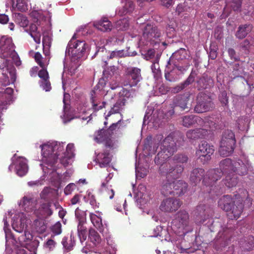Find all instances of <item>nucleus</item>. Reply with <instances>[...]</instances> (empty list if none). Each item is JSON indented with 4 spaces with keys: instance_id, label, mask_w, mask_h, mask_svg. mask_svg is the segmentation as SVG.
<instances>
[{
    "instance_id": "f257e3e1",
    "label": "nucleus",
    "mask_w": 254,
    "mask_h": 254,
    "mask_svg": "<svg viewBox=\"0 0 254 254\" xmlns=\"http://www.w3.org/2000/svg\"><path fill=\"white\" fill-rule=\"evenodd\" d=\"M244 199L239 194L233 196L225 195L219 199L218 204L220 209L228 212L227 217L231 220H237L244 210Z\"/></svg>"
},
{
    "instance_id": "f03ea898",
    "label": "nucleus",
    "mask_w": 254,
    "mask_h": 254,
    "mask_svg": "<svg viewBox=\"0 0 254 254\" xmlns=\"http://www.w3.org/2000/svg\"><path fill=\"white\" fill-rule=\"evenodd\" d=\"M188 184L182 180H178L172 178V176H166L161 189V193L164 195L172 194L180 196L187 192Z\"/></svg>"
},
{
    "instance_id": "7ed1b4c3",
    "label": "nucleus",
    "mask_w": 254,
    "mask_h": 254,
    "mask_svg": "<svg viewBox=\"0 0 254 254\" xmlns=\"http://www.w3.org/2000/svg\"><path fill=\"white\" fill-rule=\"evenodd\" d=\"M183 140L182 136L178 134L173 133L168 135L160 146V159L165 160L170 158L177 151L178 147L182 145Z\"/></svg>"
},
{
    "instance_id": "20e7f679",
    "label": "nucleus",
    "mask_w": 254,
    "mask_h": 254,
    "mask_svg": "<svg viewBox=\"0 0 254 254\" xmlns=\"http://www.w3.org/2000/svg\"><path fill=\"white\" fill-rule=\"evenodd\" d=\"M40 147L42 150L43 161L51 168L49 169L46 167L45 169L41 164L44 175L46 174L52 175L55 172L56 173V175H62L61 173L58 172V170L55 168V165L57 163V157H56V153H55L54 142L43 144Z\"/></svg>"
},
{
    "instance_id": "39448f33",
    "label": "nucleus",
    "mask_w": 254,
    "mask_h": 254,
    "mask_svg": "<svg viewBox=\"0 0 254 254\" xmlns=\"http://www.w3.org/2000/svg\"><path fill=\"white\" fill-rule=\"evenodd\" d=\"M236 140L234 133L230 130H225L220 142L219 152L223 157L231 155L235 148Z\"/></svg>"
},
{
    "instance_id": "423d86ee",
    "label": "nucleus",
    "mask_w": 254,
    "mask_h": 254,
    "mask_svg": "<svg viewBox=\"0 0 254 254\" xmlns=\"http://www.w3.org/2000/svg\"><path fill=\"white\" fill-rule=\"evenodd\" d=\"M67 50L73 58L78 60L88 51L89 46L84 41L76 40L73 36L68 44Z\"/></svg>"
},
{
    "instance_id": "0eeeda50",
    "label": "nucleus",
    "mask_w": 254,
    "mask_h": 254,
    "mask_svg": "<svg viewBox=\"0 0 254 254\" xmlns=\"http://www.w3.org/2000/svg\"><path fill=\"white\" fill-rule=\"evenodd\" d=\"M106 85L104 79H100L98 84L94 87V89L90 92V101L92 105V109L94 111H98L105 107L106 102H101L100 97L98 95V91L103 89Z\"/></svg>"
},
{
    "instance_id": "6e6552de",
    "label": "nucleus",
    "mask_w": 254,
    "mask_h": 254,
    "mask_svg": "<svg viewBox=\"0 0 254 254\" xmlns=\"http://www.w3.org/2000/svg\"><path fill=\"white\" fill-rule=\"evenodd\" d=\"M126 80L124 81V86L132 87L136 86L142 79L140 69L137 67H127L125 70Z\"/></svg>"
},
{
    "instance_id": "1a4fd4ad",
    "label": "nucleus",
    "mask_w": 254,
    "mask_h": 254,
    "mask_svg": "<svg viewBox=\"0 0 254 254\" xmlns=\"http://www.w3.org/2000/svg\"><path fill=\"white\" fill-rule=\"evenodd\" d=\"M239 165L237 163H233L231 159L226 158L220 161L219 168L217 171V173L225 175H230L233 173L239 174L240 172H241L238 168Z\"/></svg>"
},
{
    "instance_id": "9d476101",
    "label": "nucleus",
    "mask_w": 254,
    "mask_h": 254,
    "mask_svg": "<svg viewBox=\"0 0 254 254\" xmlns=\"http://www.w3.org/2000/svg\"><path fill=\"white\" fill-rule=\"evenodd\" d=\"M9 170L11 173H15L17 175H26L29 170L27 160L23 157H18L15 162L10 165Z\"/></svg>"
},
{
    "instance_id": "9b49d317",
    "label": "nucleus",
    "mask_w": 254,
    "mask_h": 254,
    "mask_svg": "<svg viewBox=\"0 0 254 254\" xmlns=\"http://www.w3.org/2000/svg\"><path fill=\"white\" fill-rule=\"evenodd\" d=\"M214 151L213 146L203 141H201L199 144L196 154L202 161L205 162L210 160V156L213 154Z\"/></svg>"
},
{
    "instance_id": "f8f14e48",
    "label": "nucleus",
    "mask_w": 254,
    "mask_h": 254,
    "mask_svg": "<svg viewBox=\"0 0 254 254\" xmlns=\"http://www.w3.org/2000/svg\"><path fill=\"white\" fill-rule=\"evenodd\" d=\"M193 213L197 220L203 223L209 217L212 216L213 210L210 206L200 204L197 206Z\"/></svg>"
},
{
    "instance_id": "ddd939ff",
    "label": "nucleus",
    "mask_w": 254,
    "mask_h": 254,
    "mask_svg": "<svg viewBox=\"0 0 254 254\" xmlns=\"http://www.w3.org/2000/svg\"><path fill=\"white\" fill-rule=\"evenodd\" d=\"M181 205V201L178 198L173 197L166 198L161 202L160 209L165 212H175Z\"/></svg>"
},
{
    "instance_id": "4468645a",
    "label": "nucleus",
    "mask_w": 254,
    "mask_h": 254,
    "mask_svg": "<svg viewBox=\"0 0 254 254\" xmlns=\"http://www.w3.org/2000/svg\"><path fill=\"white\" fill-rule=\"evenodd\" d=\"M203 128H199L192 130H189L187 132V136L190 139H197L204 137L207 134L209 125L208 122H206L202 126Z\"/></svg>"
},
{
    "instance_id": "2eb2a0df",
    "label": "nucleus",
    "mask_w": 254,
    "mask_h": 254,
    "mask_svg": "<svg viewBox=\"0 0 254 254\" xmlns=\"http://www.w3.org/2000/svg\"><path fill=\"white\" fill-rule=\"evenodd\" d=\"M74 145L73 143H69L67 145L65 151L63 153V156H61L60 161L61 164L64 167L71 164L72 158L74 156Z\"/></svg>"
},
{
    "instance_id": "dca6fc26",
    "label": "nucleus",
    "mask_w": 254,
    "mask_h": 254,
    "mask_svg": "<svg viewBox=\"0 0 254 254\" xmlns=\"http://www.w3.org/2000/svg\"><path fill=\"white\" fill-rule=\"evenodd\" d=\"M14 45L12 42V38L6 36H2L0 39V50L1 57L3 58L5 55L8 54L14 50Z\"/></svg>"
},
{
    "instance_id": "f3484780",
    "label": "nucleus",
    "mask_w": 254,
    "mask_h": 254,
    "mask_svg": "<svg viewBox=\"0 0 254 254\" xmlns=\"http://www.w3.org/2000/svg\"><path fill=\"white\" fill-rule=\"evenodd\" d=\"M111 160L112 155L110 154L109 150L107 149L98 153L95 159L96 162L101 168L107 167Z\"/></svg>"
},
{
    "instance_id": "a211bd4d",
    "label": "nucleus",
    "mask_w": 254,
    "mask_h": 254,
    "mask_svg": "<svg viewBox=\"0 0 254 254\" xmlns=\"http://www.w3.org/2000/svg\"><path fill=\"white\" fill-rule=\"evenodd\" d=\"M127 101V100L124 97H120L115 104L111 107L106 118L107 119V117H110L112 114L121 113V112L124 109Z\"/></svg>"
},
{
    "instance_id": "6ab92c4d",
    "label": "nucleus",
    "mask_w": 254,
    "mask_h": 254,
    "mask_svg": "<svg viewBox=\"0 0 254 254\" xmlns=\"http://www.w3.org/2000/svg\"><path fill=\"white\" fill-rule=\"evenodd\" d=\"M183 125L189 127L191 125H193L195 123L200 126H203V124H205L204 120L198 116L190 115L184 116L183 118Z\"/></svg>"
},
{
    "instance_id": "aec40b11",
    "label": "nucleus",
    "mask_w": 254,
    "mask_h": 254,
    "mask_svg": "<svg viewBox=\"0 0 254 254\" xmlns=\"http://www.w3.org/2000/svg\"><path fill=\"white\" fill-rule=\"evenodd\" d=\"M51 203L48 202V203H42L39 207V208L35 210V214H36L37 217H49L51 216L53 212L51 208Z\"/></svg>"
},
{
    "instance_id": "412c9836",
    "label": "nucleus",
    "mask_w": 254,
    "mask_h": 254,
    "mask_svg": "<svg viewBox=\"0 0 254 254\" xmlns=\"http://www.w3.org/2000/svg\"><path fill=\"white\" fill-rule=\"evenodd\" d=\"M190 64L189 63L187 64V65L185 66H183L182 65H175V67L173 69V70L169 71V69H166L165 70V76L166 79L170 81H173L177 79L178 78L177 77H174V73L176 71V70L180 71L181 73H183L184 71L187 70L188 67L190 66Z\"/></svg>"
},
{
    "instance_id": "4be33fe9",
    "label": "nucleus",
    "mask_w": 254,
    "mask_h": 254,
    "mask_svg": "<svg viewBox=\"0 0 254 254\" xmlns=\"http://www.w3.org/2000/svg\"><path fill=\"white\" fill-rule=\"evenodd\" d=\"M94 26L98 30L103 32L110 31L112 27L111 22L106 17H103L102 19L95 21Z\"/></svg>"
},
{
    "instance_id": "5701e85b",
    "label": "nucleus",
    "mask_w": 254,
    "mask_h": 254,
    "mask_svg": "<svg viewBox=\"0 0 254 254\" xmlns=\"http://www.w3.org/2000/svg\"><path fill=\"white\" fill-rule=\"evenodd\" d=\"M213 108V104L210 100L200 101L195 106L194 110L198 113H203L209 111Z\"/></svg>"
},
{
    "instance_id": "b1692460",
    "label": "nucleus",
    "mask_w": 254,
    "mask_h": 254,
    "mask_svg": "<svg viewBox=\"0 0 254 254\" xmlns=\"http://www.w3.org/2000/svg\"><path fill=\"white\" fill-rule=\"evenodd\" d=\"M110 76H106L104 74L106 81L109 82L110 87L112 89H115L119 86L120 76L117 73L112 71V74L110 73Z\"/></svg>"
},
{
    "instance_id": "393cba45",
    "label": "nucleus",
    "mask_w": 254,
    "mask_h": 254,
    "mask_svg": "<svg viewBox=\"0 0 254 254\" xmlns=\"http://www.w3.org/2000/svg\"><path fill=\"white\" fill-rule=\"evenodd\" d=\"M89 217L90 222H91L94 227L100 233L102 232L103 231V225L101 217L93 213H89Z\"/></svg>"
},
{
    "instance_id": "a878e982",
    "label": "nucleus",
    "mask_w": 254,
    "mask_h": 254,
    "mask_svg": "<svg viewBox=\"0 0 254 254\" xmlns=\"http://www.w3.org/2000/svg\"><path fill=\"white\" fill-rule=\"evenodd\" d=\"M30 36L33 38L34 41L37 44H40L41 42V34L38 31V27L35 24H31L28 29L27 30Z\"/></svg>"
},
{
    "instance_id": "bb28decb",
    "label": "nucleus",
    "mask_w": 254,
    "mask_h": 254,
    "mask_svg": "<svg viewBox=\"0 0 254 254\" xmlns=\"http://www.w3.org/2000/svg\"><path fill=\"white\" fill-rule=\"evenodd\" d=\"M252 29V26L250 24H245L240 25L236 33L237 38L242 39L244 38L248 33Z\"/></svg>"
},
{
    "instance_id": "cd10ccee",
    "label": "nucleus",
    "mask_w": 254,
    "mask_h": 254,
    "mask_svg": "<svg viewBox=\"0 0 254 254\" xmlns=\"http://www.w3.org/2000/svg\"><path fill=\"white\" fill-rule=\"evenodd\" d=\"M156 33L155 30L151 25H147L144 29L142 37L147 41H154L153 38H155Z\"/></svg>"
},
{
    "instance_id": "c85d7f7f",
    "label": "nucleus",
    "mask_w": 254,
    "mask_h": 254,
    "mask_svg": "<svg viewBox=\"0 0 254 254\" xmlns=\"http://www.w3.org/2000/svg\"><path fill=\"white\" fill-rule=\"evenodd\" d=\"M86 222H77V235L80 240L81 242L85 241L87 235V229L86 227Z\"/></svg>"
},
{
    "instance_id": "c756f323",
    "label": "nucleus",
    "mask_w": 254,
    "mask_h": 254,
    "mask_svg": "<svg viewBox=\"0 0 254 254\" xmlns=\"http://www.w3.org/2000/svg\"><path fill=\"white\" fill-rule=\"evenodd\" d=\"M41 199L47 202L53 201L55 197V193L53 189L50 188H45L40 193Z\"/></svg>"
},
{
    "instance_id": "7c9ffc66",
    "label": "nucleus",
    "mask_w": 254,
    "mask_h": 254,
    "mask_svg": "<svg viewBox=\"0 0 254 254\" xmlns=\"http://www.w3.org/2000/svg\"><path fill=\"white\" fill-rule=\"evenodd\" d=\"M13 92V89L10 87L6 88L4 91L0 92V106L7 104V101Z\"/></svg>"
},
{
    "instance_id": "2f4dec72",
    "label": "nucleus",
    "mask_w": 254,
    "mask_h": 254,
    "mask_svg": "<svg viewBox=\"0 0 254 254\" xmlns=\"http://www.w3.org/2000/svg\"><path fill=\"white\" fill-rule=\"evenodd\" d=\"M33 204V197L30 196H24L22 197L19 202V206L24 209V210L29 211L30 210Z\"/></svg>"
},
{
    "instance_id": "473e14b6",
    "label": "nucleus",
    "mask_w": 254,
    "mask_h": 254,
    "mask_svg": "<svg viewBox=\"0 0 254 254\" xmlns=\"http://www.w3.org/2000/svg\"><path fill=\"white\" fill-rule=\"evenodd\" d=\"M188 100L189 96L188 95L179 96L176 98L175 104L176 107H180L183 110L188 109L189 108L187 106Z\"/></svg>"
},
{
    "instance_id": "72a5a7b5",
    "label": "nucleus",
    "mask_w": 254,
    "mask_h": 254,
    "mask_svg": "<svg viewBox=\"0 0 254 254\" xmlns=\"http://www.w3.org/2000/svg\"><path fill=\"white\" fill-rule=\"evenodd\" d=\"M47 226L46 222L42 219H36L34 222V229L37 233L43 234L46 230Z\"/></svg>"
},
{
    "instance_id": "f704fd0d",
    "label": "nucleus",
    "mask_w": 254,
    "mask_h": 254,
    "mask_svg": "<svg viewBox=\"0 0 254 254\" xmlns=\"http://www.w3.org/2000/svg\"><path fill=\"white\" fill-rule=\"evenodd\" d=\"M14 18L15 22L20 26L24 28L28 26L29 21L23 14L20 13H15Z\"/></svg>"
},
{
    "instance_id": "c9c22d12",
    "label": "nucleus",
    "mask_w": 254,
    "mask_h": 254,
    "mask_svg": "<svg viewBox=\"0 0 254 254\" xmlns=\"http://www.w3.org/2000/svg\"><path fill=\"white\" fill-rule=\"evenodd\" d=\"M244 250L250 251L254 248V237L250 236L245 238L244 242L241 244Z\"/></svg>"
},
{
    "instance_id": "e433bc0d",
    "label": "nucleus",
    "mask_w": 254,
    "mask_h": 254,
    "mask_svg": "<svg viewBox=\"0 0 254 254\" xmlns=\"http://www.w3.org/2000/svg\"><path fill=\"white\" fill-rule=\"evenodd\" d=\"M238 177L237 176H225L223 183L228 188L235 187L238 184Z\"/></svg>"
},
{
    "instance_id": "4c0bfd02",
    "label": "nucleus",
    "mask_w": 254,
    "mask_h": 254,
    "mask_svg": "<svg viewBox=\"0 0 254 254\" xmlns=\"http://www.w3.org/2000/svg\"><path fill=\"white\" fill-rule=\"evenodd\" d=\"M200 88H207L212 83V79L207 75H203L197 81Z\"/></svg>"
},
{
    "instance_id": "58836bf2",
    "label": "nucleus",
    "mask_w": 254,
    "mask_h": 254,
    "mask_svg": "<svg viewBox=\"0 0 254 254\" xmlns=\"http://www.w3.org/2000/svg\"><path fill=\"white\" fill-rule=\"evenodd\" d=\"M89 238L94 245L99 244L101 242V237L98 233L93 229H90L89 232Z\"/></svg>"
},
{
    "instance_id": "ea45409f",
    "label": "nucleus",
    "mask_w": 254,
    "mask_h": 254,
    "mask_svg": "<svg viewBox=\"0 0 254 254\" xmlns=\"http://www.w3.org/2000/svg\"><path fill=\"white\" fill-rule=\"evenodd\" d=\"M189 218L188 213L185 210H181L177 214V220L183 226L187 225L188 220Z\"/></svg>"
},
{
    "instance_id": "a19ab883",
    "label": "nucleus",
    "mask_w": 254,
    "mask_h": 254,
    "mask_svg": "<svg viewBox=\"0 0 254 254\" xmlns=\"http://www.w3.org/2000/svg\"><path fill=\"white\" fill-rule=\"evenodd\" d=\"M11 58L13 64L16 66H19L21 64V61L20 59V58L17 54V53L15 51V49L11 52H10L8 54L5 55L3 58Z\"/></svg>"
},
{
    "instance_id": "79ce46f5",
    "label": "nucleus",
    "mask_w": 254,
    "mask_h": 254,
    "mask_svg": "<svg viewBox=\"0 0 254 254\" xmlns=\"http://www.w3.org/2000/svg\"><path fill=\"white\" fill-rule=\"evenodd\" d=\"M109 136L111 135L109 131H107V129H102L98 131L97 134L94 137V139L97 142H102Z\"/></svg>"
},
{
    "instance_id": "37998d69",
    "label": "nucleus",
    "mask_w": 254,
    "mask_h": 254,
    "mask_svg": "<svg viewBox=\"0 0 254 254\" xmlns=\"http://www.w3.org/2000/svg\"><path fill=\"white\" fill-rule=\"evenodd\" d=\"M187 51L184 49H180L179 50L174 53L171 57V60L175 59L178 61H182L186 59Z\"/></svg>"
},
{
    "instance_id": "c03bdc74",
    "label": "nucleus",
    "mask_w": 254,
    "mask_h": 254,
    "mask_svg": "<svg viewBox=\"0 0 254 254\" xmlns=\"http://www.w3.org/2000/svg\"><path fill=\"white\" fill-rule=\"evenodd\" d=\"M194 80V78L192 76L190 75L184 82L175 87L173 89V91L174 92L177 93L181 91L184 88H185V87L193 82Z\"/></svg>"
},
{
    "instance_id": "a18cd8bd",
    "label": "nucleus",
    "mask_w": 254,
    "mask_h": 254,
    "mask_svg": "<svg viewBox=\"0 0 254 254\" xmlns=\"http://www.w3.org/2000/svg\"><path fill=\"white\" fill-rule=\"evenodd\" d=\"M75 216L77 222H86V212L78 208L75 210Z\"/></svg>"
},
{
    "instance_id": "49530a36",
    "label": "nucleus",
    "mask_w": 254,
    "mask_h": 254,
    "mask_svg": "<svg viewBox=\"0 0 254 254\" xmlns=\"http://www.w3.org/2000/svg\"><path fill=\"white\" fill-rule=\"evenodd\" d=\"M116 26L119 30H126L129 26L128 21L126 18L120 19L116 22Z\"/></svg>"
},
{
    "instance_id": "de8ad7c7",
    "label": "nucleus",
    "mask_w": 254,
    "mask_h": 254,
    "mask_svg": "<svg viewBox=\"0 0 254 254\" xmlns=\"http://www.w3.org/2000/svg\"><path fill=\"white\" fill-rule=\"evenodd\" d=\"M54 143V150L55 153H56V157H57V160L58 159V156H63V153L64 152V143L63 142L60 143L55 142Z\"/></svg>"
},
{
    "instance_id": "09e8293b",
    "label": "nucleus",
    "mask_w": 254,
    "mask_h": 254,
    "mask_svg": "<svg viewBox=\"0 0 254 254\" xmlns=\"http://www.w3.org/2000/svg\"><path fill=\"white\" fill-rule=\"evenodd\" d=\"M214 176H204L202 183L206 186L212 187L215 182L218 180L217 178L213 177Z\"/></svg>"
},
{
    "instance_id": "8fccbe9b",
    "label": "nucleus",
    "mask_w": 254,
    "mask_h": 254,
    "mask_svg": "<svg viewBox=\"0 0 254 254\" xmlns=\"http://www.w3.org/2000/svg\"><path fill=\"white\" fill-rule=\"evenodd\" d=\"M151 69L154 73V77L157 78L159 75V60L158 54L156 55V58L151 65Z\"/></svg>"
},
{
    "instance_id": "3c124183",
    "label": "nucleus",
    "mask_w": 254,
    "mask_h": 254,
    "mask_svg": "<svg viewBox=\"0 0 254 254\" xmlns=\"http://www.w3.org/2000/svg\"><path fill=\"white\" fill-rule=\"evenodd\" d=\"M126 56L127 54L125 53L124 50L114 51L111 53L108 58L109 59H113L114 58L125 57Z\"/></svg>"
},
{
    "instance_id": "603ef678",
    "label": "nucleus",
    "mask_w": 254,
    "mask_h": 254,
    "mask_svg": "<svg viewBox=\"0 0 254 254\" xmlns=\"http://www.w3.org/2000/svg\"><path fill=\"white\" fill-rule=\"evenodd\" d=\"M148 214L151 217V219H152L154 222H157L158 220V209L157 206H156L154 208L149 209Z\"/></svg>"
},
{
    "instance_id": "864d4df0",
    "label": "nucleus",
    "mask_w": 254,
    "mask_h": 254,
    "mask_svg": "<svg viewBox=\"0 0 254 254\" xmlns=\"http://www.w3.org/2000/svg\"><path fill=\"white\" fill-rule=\"evenodd\" d=\"M12 227L15 231L21 233L24 230V224L21 221L19 222V224L17 222H15L12 224Z\"/></svg>"
},
{
    "instance_id": "5fc2aeb1",
    "label": "nucleus",
    "mask_w": 254,
    "mask_h": 254,
    "mask_svg": "<svg viewBox=\"0 0 254 254\" xmlns=\"http://www.w3.org/2000/svg\"><path fill=\"white\" fill-rule=\"evenodd\" d=\"M242 0H232L231 6L235 11H240Z\"/></svg>"
},
{
    "instance_id": "6e6d98bb",
    "label": "nucleus",
    "mask_w": 254,
    "mask_h": 254,
    "mask_svg": "<svg viewBox=\"0 0 254 254\" xmlns=\"http://www.w3.org/2000/svg\"><path fill=\"white\" fill-rule=\"evenodd\" d=\"M51 231L54 235H59L62 232L61 229V224L60 221H58L51 227Z\"/></svg>"
},
{
    "instance_id": "4d7b16f0",
    "label": "nucleus",
    "mask_w": 254,
    "mask_h": 254,
    "mask_svg": "<svg viewBox=\"0 0 254 254\" xmlns=\"http://www.w3.org/2000/svg\"><path fill=\"white\" fill-rule=\"evenodd\" d=\"M159 112L157 109H153L151 114V120H153L154 126L157 127Z\"/></svg>"
},
{
    "instance_id": "13d9d810",
    "label": "nucleus",
    "mask_w": 254,
    "mask_h": 254,
    "mask_svg": "<svg viewBox=\"0 0 254 254\" xmlns=\"http://www.w3.org/2000/svg\"><path fill=\"white\" fill-rule=\"evenodd\" d=\"M88 201H89V204L91 205L92 208L95 209L96 208H98L99 203H97L96 198L94 195L91 193H89V194H88Z\"/></svg>"
},
{
    "instance_id": "bf43d9fd",
    "label": "nucleus",
    "mask_w": 254,
    "mask_h": 254,
    "mask_svg": "<svg viewBox=\"0 0 254 254\" xmlns=\"http://www.w3.org/2000/svg\"><path fill=\"white\" fill-rule=\"evenodd\" d=\"M111 136H109L103 141L105 143V146L106 147V149L109 148L110 149H113L115 147V143L111 139Z\"/></svg>"
},
{
    "instance_id": "052dcab7",
    "label": "nucleus",
    "mask_w": 254,
    "mask_h": 254,
    "mask_svg": "<svg viewBox=\"0 0 254 254\" xmlns=\"http://www.w3.org/2000/svg\"><path fill=\"white\" fill-rule=\"evenodd\" d=\"M40 85L43 88V89L47 92L50 91L52 89L49 79H47L44 80H41Z\"/></svg>"
},
{
    "instance_id": "680f3d73",
    "label": "nucleus",
    "mask_w": 254,
    "mask_h": 254,
    "mask_svg": "<svg viewBox=\"0 0 254 254\" xmlns=\"http://www.w3.org/2000/svg\"><path fill=\"white\" fill-rule=\"evenodd\" d=\"M38 75L39 77L41 79V80L49 79V74L45 68V66L44 68H42V69L38 71Z\"/></svg>"
},
{
    "instance_id": "e2e57ef3",
    "label": "nucleus",
    "mask_w": 254,
    "mask_h": 254,
    "mask_svg": "<svg viewBox=\"0 0 254 254\" xmlns=\"http://www.w3.org/2000/svg\"><path fill=\"white\" fill-rule=\"evenodd\" d=\"M34 59L36 62L39 65L40 67H41L42 68L44 67L45 65L42 62L43 57L40 53L36 52L35 54Z\"/></svg>"
},
{
    "instance_id": "0e129e2a",
    "label": "nucleus",
    "mask_w": 254,
    "mask_h": 254,
    "mask_svg": "<svg viewBox=\"0 0 254 254\" xmlns=\"http://www.w3.org/2000/svg\"><path fill=\"white\" fill-rule=\"evenodd\" d=\"M76 186L74 183L69 184L64 189V194L68 195L71 193L75 190Z\"/></svg>"
},
{
    "instance_id": "69168bd1",
    "label": "nucleus",
    "mask_w": 254,
    "mask_h": 254,
    "mask_svg": "<svg viewBox=\"0 0 254 254\" xmlns=\"http://www.w3.org/2000/svg\"><path fill=\"white\" fill-rule=\"evenodd\" d=\"M16 7L21 11H24L27 9V6L23 0H16Z\"/></svg>"
},
{
    "instance_id": "338daca9",
    "label": "nucleus",
    "mask_w": 254,
    "mask_h": 254,
    "mask_svg": "<svg viewBox=\"0 0 254 254\" xmlns=\"http://www.w3.org/2000/svg\"><path fill=\"white\" fill-rule=\"evenodd\" d=\"M43 46L44 48L47 47L48 48L51 43V37L47 34L43 35L42 39Z\"/></svg>"
},
{
    "instance_id": "774afa93",
    "label": "nucleus",
    "mask_w": 254,
    "mask_h": 254,
    "mask_svg": "<svg viewBox=\"0 0 254 254\" xmlns=\"http://www.w3.org/2000/svg\"><path fill=\"white\" fill-rule=\"evenodd\" d=\"M188 157L183 154H179L176 155L175 156V160L177 161L178 163H185L187 162L188 161Z\"/></svg>"
}]
</instances>
